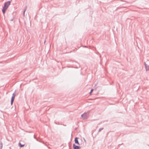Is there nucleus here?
Segmentation results:
<instances>
[{
  "mask_svg": "<svg viewBox=\"0 0 149 149\" xmlns=\"http://www.w3.org/2000/svg\"><path fill=\"white\" fill-rule=\"evenodd\" d=\"M10 4V1L6 2L4 3V6L2 10L3 14H4L5 13L6 10Z\"/></svg>",
  "mask_w": 149,
  "mask_h": 149,
  "instance_id": "f257e3e1",
  "label": "nucleus"
},
{
  "mask_svg": "<svg viewBox=\"0 0 149 149\" xmlns=\"http://www.w3.org/2000/svg\"><path fill=\"white\" fill-rule=\"evenodd\" d=\"M89 113L88 112L84 113L81 115V117L83 118V119H86L88 117Z\"/></svg>",
  "mask_w": 149,
  "mask_h": 149,
  "instance_id": "f03ea898",
  "label": "nucleus"
},
{
  "mask_svg": "<svg viewBox=\"0 0 149 149\" xmlns=\"http://www.w3.org/2000/svg\"><path fill=\"white\" fill-rule=\"evenodd\" d=\"M73 147L74 149H80L81 147L76 145L74 144H73Z\"/></svg>",
  "mask_w": 149,
  "mask_h": 149,
  "instance_id": "7ed1b4c3",
  "label": "nucleus"
},
{
  "mask_svg": "<svg viewBox=\"0 0 149 149\" xmlns=\"http://www.w3.org/2000/svg\"><path fill=\"white\" fill-rule=\"evenodd\" d=\"M144 65L146 71L149 70V65H148L145 62L144 63Z\"/></svg>",
  "mask_w": 149,
  "mask_h": 149,
  "instance_id": "20e7f679",
  "label": "nucleus"
},
{
  "mask_svg": "<svg viewBox=\"0 0 149 149\" xmlns=\"http://www.w3.org/2000/svg\"><path fill=\"white\" fill-rule=\"evenodd\" d=\"M78 138L77 137H76L75 138V140H74L75 143L77 144V145H79V142H78Z\"/></svg>",
  "mask_w": 149,
  "mask_h": 149,
  "instance_id": "39448f33",
  "label": "nucleus"
},
{
  "mask_svg": "<svg viewBox=\"0 0 149 149\" xmlns=\"http://www.w3.org/2000/svg\"><path fill=\"white\" fill-rule=\"evenodd\" d=\"M15 97H14L13 96H12L11 100V104L12 105L13 104V102L14 100V99L15 98Z\"/></svg>",
  "mask_w": 149,
  "mask_h": 149,
  "instance_id": "423d86ee",
  "label": "nucleus"
},
{
  "mask_svg": "<svg viewBox=\"0 0 149 149\" xmlns=\"http://www.w3.org/2000/svg\"><path fill=\"white\" fill-rule=\"evenodd\" d=\"M26 9H27V7L26 6L25 8L24 9V13H23V15L24 16H25V11H26Z\"/></svg>",
  "mask_w": 149,
  "mask_h": 149,
  "instance_id": "0eeeda50",
  "label": "nucleus"
},
{
  "mask_svg": "<svg viewBox=\"0 0 149 149\" xmlns=\"http://www.w3.org/2000/svg\"><path fill=\"white\" fill-rule=\"evenodd\" d=\"M19 146L20 147H24L25 145L24 144H23V145H22V144L21 143H19Z\"/></svg>",
  "mask_w": 149,
  "mask_h": 149,
  "instance_id": "6e6552de",
  "label": "nucleus"
},
{
  "mask_svg": "<svg viewBox=\"0 0 149 149\" xmlns=\"http://www.w3.org/2000/svg\"><path fill=\"white\" fill-rule=\"evenodd\" d=\"M3 146V145L2 143L0 142V149H2Z\"/></svg>",
  "mask_w": 149,
  "mask_h": 149,
  "instance_id": "1a4fd4ad",
  "label": "nucleus"
},
{
  "mask_svg": "<svg viewBox=\"0 0 149 149\" xmlns=\"http://www.w3.org/2000/svg\"><path fill=\"white\" fill-rule=\"evenodd\" d=\"M103 129V128H100L99 129L98 132H100Z\"/></svg>",
  "mask_w": 149,
  "mask_h": 149,
  "instance_id": "9d476101",
  "label": "nucleus"
},
{
  "mask_svg": "<svg viewBox=\"0 0 149 149\" xmlns=\"http://www.w3.org/2000/svg\"><path fill=\"white\" fill-rule=\"evenodd\" d=\"M15 92L14 93H13V94L12 96H13L14 97H15Z\"/></svg>",
  "mask_w": 149,
  "mask_h": 149,
  "instance_id": "9b49d317",
  "label": "nucleus"
},
{
  "mask_svg": "<svg viewBox=\"0 0 149 149\" xmlns=\"http://www.w3.org/2000/svg\"><path fill=\"white\" fill-rule=\"evenodd\" d=\"M93 91V89H92L91 90L90 92V95L91 94V93Z\"/></svg>",
  "mask_w": 149,
  "mask_h": 149,
  "instance_id": "f8f14e48",
  "label": "nucleus"
},
{
  "mask_svg": "<svg viewBox=\"0 0 149 149\" xmlns=\"http://www.w3.org/2000/svg\"><path fill=\"white\" fill-rule=\"evenodd\" d=\"M13 20V19H12L11 20V21H12Z\"/></svg>",
  "mask_w": 149,
  "mask_h": 149,
  "instance_id": "ddd939ff",
  "label": "nucleus"
},
{
  "mask_svg": "<svg viewBox=\"0 0 149 149\" xmlns=\"http://www.w3.org/2000/svg\"><path fill=\"white\" fill-rule=\"evenodd\" d=\"M45 42H45H44V43Z\"/></svg>",
  "mask_w": 149,
  "mask_h": 149,
  "instance_id": "4468645a",
  "label": "nucleus"
}]
</instances>
